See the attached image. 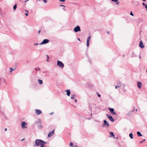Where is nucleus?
Here are the masks:
<instances>
[{
  "instance_id": "nucleus-45",
  "label": "nucleus",
  "mask_w": 147,
  "mask_h": 147,
  "mask_svg": "<svg viewBox=\"0 0 147 147\" xmlns=\"http://www.w3.org/2000/svg\"><path fill=\"white\" fill-rule=\"evenodd\" d=\"M47 59H49V56H48V55H47Z\"/></svg>"
},
{
  "instance_id": "nucleus-55",
  "label": "nucleus",
  "mask_w": 147,
  "mask_h": 147,
  "mask_svg": "<svg viewBox=\"0 0 147 147\" xmlns=\"http://www.w3.org/2000/svg\"><path fill=\"white\" fill-rule=\"evenodd\" d=\"M90 115H91V116H92V113H91V114H90Z\"/></svg>"
},
{
  "instance_id": "nucleus-42",
  "label": "nucleus",
  "mask_w": 147,
  "mask_h": 147,
  "mask_svg": "<svg viewBox=\"0 0 147 147\" xmlns=\"http://www.w3.org/2000/svg\"><path fill=\"white\" fill-rule=\"evenodd\" d=\"M77 101V99H75V102H76Z\"/></svg>"
},
{
  "instance_id": "nucleus-26",
  "label": "nucleus",
  "mask_w": 147,
  "mask_h": 147,
  "mask_svg": "<svg viewBox=\"0 0 147 147\" xmlns=\"http://www.w3.org/2000/svg\"><path fill=\"white\" fill-rule=\"evenodd\" d=\"M45 144H42V145H40V147H45Z\"/></svg>"
},
{
  "instance_id": "nucleus-34",
  "label": "nucleus",
  "mask_w": 147,
  "mask_h": 147,
  "mask_svg": "<svg viewBox=\"0 0 147 147\" xmlns=\"http://www.w3.org/2000/svg\"><path fill=\"white\" fill-rule=\"evenodd\" d=\"M142 5L144 6H145L146 5L145 3H143Z\"/></svg>"
},
{
  "instance_id": "nucleus-54",
  "label": "nucleus",
  "mask_w": 147,
  "mask_h": 147,
  "mask_svg": "<svg viewBox=\"0 0 147 147\" xmlns=\"http://www.w3.org/2000/svg\"><path fill=\"white\" fill-rule=\"evenodd\" d=\"M37 1H40V0H36Z\"/></svg>"
},
{
  "instance_id": "nucleus-37",
  "label": "nucleus",
  "mask_w": 147,
  "mask_h": 147,
  "mask_svg": "<svg viewBox=\"0 0 147 147\" xmlns=\"http://www.w3.org/2000/svg\"><path fill=\"white\" fill-rule=\"evenodd\" d=\"M29 0H26V1H24V3H26V2L27 1H28Z\"/></svg>"
},
{
  "instance_id": "nucleus-3",
  "label": "nucleus",
  "mask_w": 147,
  "mask_h": 147,
  "mask_svg": "<svg viewBox=\"0 0 147 147\" xmlns=\"http://www.w3.org/2000/svg\"><path fill=\"white\" fill-rule=\"evenodd\" d=\"M57 65L59 67L61 68H63L64 67V65L63 63L61 61H57Z\"/></svg>"
},
{
  "instance_id": "nucleus-29",
  "label": "nucleus",
  "mask_w": 147,
  "mask_h": 147,
  "mask_svg": "<svg viewBox=\"0 0 147 147\" xmlns=\"http://www.w3.org/2000/svg\"><path fill=\"white\" fill-rule=\"evenodd\" d=\"M39 44H38V43H34V45H35V46H36V45H39Z\"/></svg>"
},
{
  "instance_id": "nucleus-18",
  "label": "nucleus",
  "mask_w": 147,
  "mask_h": 147,
  "mask_svg": "<svg viewBox=\"0 0 147 147\" xmlns=\"http://www.w3.org/2000/svg\"><path fill=\"white\" fill-rule=\"evenodd\" d=\"M38 82L39 84H42V81L40 80V79H38Z\"/></svg>"
},
{
  "instance_id": "nucleus-20",
  "label": "nucleus",
  "mask_w": 147,
  "mask_h": 147,
  "mask_svg": "<svg viewBox=\"0 0 147 147\" xmlns=\"http://www.w3.org/2000/svg\"><path fill=\"white\" fill-rule=\"evenodd\" d=\"M17 4H15L13 6V10L15 11L16 8H17Z\"/></svg>"
},
{
  "instance_id": "nucleus-47",
  "label": "nucleus",
  "mask_w": 147,
  "mask_h": 147,
  "mask_svg": "<svg viewBox=\"0 0 147 147\" xmlns=\"http://www.w3.org/2000/svg\"><path fill=\"white\" fill-rule=\"evenodd\" d=\"M49 61V59H47L46 60V61L47 62V61Z\"/></svg>"
},
{
  "instance_id": "nucleus-49",
  "label": "nucleus",
  "mask_w": 147,
  "mask_h": 147,
  "mask_svg": "<svg viewBox=\"0 0 147 147\" xmlns=\"http://www.w3.org/2000/svg\"><path fill=\"white\" fill-rule=\"evenodd\" d=\"M146 140L145 139H144L142 141L143 142L144 141Z\"/></svg>"
},
{
  "instance_id": "nucleus-48",
  "label": "nucleus",
  "mask_w": 147,
  "mask_h": 147,
  "mask_svg": "<svg viewBox=\"0 0 147 147\" xmlns=\"http://www.w3.org/2000/svg\"><path fill=\"white\" fill-rule=\"evenodd\" d=\"M40 30L38 32L39 34L40 33Z\"/></svg>"
},
{
  "instance_id": "nucleus-32",
  "label": "nucleus",
  "mask_w": 147,
  "mask_h": 147,
  "mask_svg": "<svg viewBox=\"0 0 147 147\" xmlns=\"http://www.w3.org/2000/svg\"><path fill=\"white\" fill-rule=\"evenodd\" d=\"M40 69L39 68H37H37H35V70H40Z\"/></svg>"
},
{
  "instance_id": "nucleus-21",
  "label": "nucleus",
  "mask_w": 147,
  "mask_h": 147,
  "mask_svg": "<svg viewBox=\"0 0 147 147\" xmlns=\"http://www.w3.org/2000/svg\"><path fill=\"white\" fill-rule=\"evenodd\" d=\"M117 86L118 87H120L122 86V84L121 82H119L117 83Z\"/></svg>"
},
{
  "instance_id": "nucleus-16",
  "label": "nucleus",
  "mask_w": 147,
  "mask_h": 147,
  "mask_svg": "<svg viewBox=\"0 0 147 147\" xmlns=\"http://www.w3.org/2000/svg\"><path fill=\"white\" fill-rule=\"evenodd\" d=\"M110 137H113L114 138H115L114 135V133L113 132H110Z\"/></svg>"
},
{
  "instance_id": "nucleus-25",
  "label": "nucleus",
  "mask_w": 147,
  "mask_h": 147,
  "mask_svg": "<svg viewBox=\"0 0 147 147\" xmlns=\"http://www.w3.org/2000/svg\"><path fill=\"white\" fill-rule=\"evenodd\" d=\"M70 146H72V147H74L73 144V143L72 142H71L70 143Z\"/></svg>"
},
{
  "instance_id": "nucleus-27",
  "label": "nucleus",
  "mask_w": 147,
  "mask_h": 147,
  "mask_svg": "<svg viewBox=\"0 0 147 147\" xmlns=\"http://www.w3.org/2000/svg\"><path fill=\"white\" fill-rule=\"evenodd\" d=\"M130 15H131V16H134L133 13H132V12L131 11L130 12Z\"/></svg>"
},
{
  "instance_id": "nucleus-24",
  "label": "nucleus",
  "mask_w": 147,
  "mask_h": 147,
  "mask_svg": "<svg viewBox=\"0 0 147 147\" xmlns=\"http://www.w3.org/2000/svg\"><path fill=\"white\" fill-rule=\"evenodd\" d=\"M135 57V54L134 53H132V55L131 56V57Z\"/></svg>"
},
{
  "instance_id": "nucleus-44",
  "label": "nucleus",
  "mask_w": 147,
  "mask_h": 147,
  "mask_svg": "<svg viewBox=\"0 0 147 147\" xmlns=\"http://www.w3.org/2000/svg\"><path fill=\"white\" fill-rule=\"evenodd\" d=\"M7 130V128H5V131H6Z\"/></svg>"
},
{
  "instance_id": "nucleus-46",
  "label": "nucleus",
  "mask_w": 147,
  "mask_h": 147,
  "mask_svg": "<svg viewBox=\"0 0 147 147\" xmlns=\"http://www.w3.org/2000/svg\"><path fill=\"white\" fill-rule=\"evenodd\" d=\"M25 11H26V12H28V11H27V10H25Z\"/></svg>"
},
{
  "instance_id": "nucleus-2",
  "label": "nucleus",
  "mask_w": 147,
  "mask_h": 147,
  "mask_svg": "<svg viewBox=\"0 0 147 147\" xmlns=\"http://www.w3.org/2000/svg\"><path fill=\"white\" fill-rule=\"evenodd\" d=\"M27 123L25 121H23L21 123V127L22 129H25L27 128Z\"/></svg>"
},
{
  "instance_id": "nucleus-13",
  "label": "nucleus",
  "mask_w": 147,
  "mask_h": 147,
  "mask_svg": "<svg viewBox=\"0 0 147 147\" xmlns=\"http://www.w3.org/2000/svg\"><path fill=\"white\" fill-rule=\"evenodd\" d=\"M139 46L142 48H144V45H143V43L141 40L140 41Z\"/></svg>"
},
{
  "instance_id": "nucleus-8",
  "label": "nucleus",
  "mask_w": 147,
  "mask_h": 147,
  "mask_svg": "<svg viewBox=\"0 0 147 147\" xmlns=\"http://www.w3.org/2000/svg\"><path fill=\"white\" fill-rule=\"evenodd\" d=\"M108 109L111 112L113 115H115L116 114V113L114 112V109L113 108H109Z\"/></svg>"
},
{
  "instance_id": "nucleus-4",
  "label": "nucleus",
  "mask_w": 147,
  "mask_h": 147,
  "mask_svg": "<svg viewBox=\"0 0 147 147\" xmlns=\"http://www.w3.org/2000/svg\"><path fill=\"white\" fill-rule=\"evenodd\" d=\"M74 31L75 32H77L78 31H80L81 29L79 26H77L74 28Z\"/></svg>"
},
{
  "instance_id": "nucleus-38",
  "label": "nucleus",
  "mask_w": 147,
  "mask_h": 147,
  "mask_svg": "<svg viewBox=\"0 0 147 147\" xmlns=\"http://www.w3.org/2000/svg\"><path fill=\"white\" fill-rule=\"evenodd\" d=\"M60 6H62V7H65L63 5H60Z\"/></svg>"
},
{
  "instance_id": "nucleus-41",
  "label": "nucleus",
  "mask_w": 147,
  "mask_h": 147,
  "mask_svg": "<svg viewBox=\"0 0 147 147\" xmlns=\"http://www.w3.org/2000/svg\"><path fill=\"white\" fill-rule=\"evenodd\" d=\"M50 115H52L53 114V112H52V113H50Z\"/></svg>"
},
{
  "instance_id": "nucleus-31",
  "label": "nucleus",
  "mask_w": 147,
  "mask_h": 147,
  "mask_svg": "<svg viewBox=\"0 0 147 147\" xmlns=\"http://www.w3.org/2000/svg\"><path fill=\"white\" fill-rule=\"evenodd\" d=\"M28 12H27L26 13H25V15L26 16H27L28 15Z\"/></svg>"
},
{
  "instance_id": "nucleus-51",
  "label": "nucleus",
  "mask_w": 147,
  "mask_h": 147,
  "mask_svg": "<svg viewBox=\"0 0 147 147\" xmlns=\"http://www.w3.org/2000/svg\"><path fill=\"white\" fill-rule=\"evenodd\" d=\"M137 111H138V109H136V111L137 112Z\"/></svg>"
},
{
  "instance_id": "nucleus-36",
  "label": "nucleus",
  "mask_w": 147,
  "mask_h": 147,
  "mask_svg": "<svg viewBox=\"0 0 147 147\" xmlns=\"http://www.w3.org/2000/svg\"><path fill=\"white\" fill-rule=\"evenodd\" d=\"M123 87H125V84H123L122 85Z\"/></svg>"
},
{
  "instance_id": "nucleus-6",
  "label": "nucleus",
  "mask_w": 147,
  "mask_h": 147,
  "mask_svg": "<svg viewBox=\"0 0 147 147\" xmlns=\"http://www.w3.org/2000/svg\"><path fill=\"white\" fill-rule=\"evenodd\" d=\"M49 42V40L47 39H44L43 41L41 42L40 44V45H43L46 44L48 42Z\"/></svg>"
},
{
  "instance_id": "nucleus-59",
  "label": "nucleus",
  "mask_w": 147,
  "mask_h": 147,
  "mask_svg": "<svg viewBox=\"0 0 147 147\" xmlns=\"http://www.w3.org/2000/svg\"><path fill=\"white\" fill-rule=\"evenodd\" d=\"M146 10H147V8L146 9Z\"/></svg>"
},
{
  "instance_id": "nucleus-15",
  "label": "nucleus",
  "mask_w": 147,
  "mask_h": 147,
  "mask_svg": "<svg viewBox=\"0 0 147 147\" xmlns=\"http://www.w3.org/2000/svg\"><path fill=\"white\" fill-rule=\"evenodd\" d=\"M76 95L75 94H74L71 95V98L72 99H74L76 98Z\"/></svg>"
},
{
  "instance_id": "nucleus-9",
  "label": "nucleus",
  "mask_w": 147,
  "mask_h": 147,
  "mask_svg": "<svg viewBox=\"0 0 147 147\" xmlns=\"http://www.w3.org/2000/svg\"><path fill=\"white\" fill-rule=\"evenodd\" d=\"M103 122V127H104L106 125H107L108 127H109V123L107 122V121L106 120H104Z\"/></svg>"
},
{
  "instance_id": "nucleus-40",
  "label": "nucleus",
  "mask_w": 147,
  "mask_h": 147,
  "mask_svg": "<svg viewBox=\"0 0 147 147\" xmlns=\"http://www.w3.org/2000/svg\"><path fill=\"white\" fill-rule=\"evenodd\" d=\"M107 33L108 34H110V32L109 31H107Z\"/></svg>"
},
{
  "instance_id": "nucleus-43",
  "label": "nucleus",
  "mask_w": 147,
  "mask_h": 147,
  "mask_svg": "<svg viewBox=\"0 0 147 147\" xmlns=\"http://www.w3.org/2000/svg\"><path fill=\"white\" fill-rule=\"evenodd\" d=\"M145 8H146V9L147 8V5H145Z\"/></svg>"
},
{
  "instance_id": "nucleus-1",
  "label": "nucleus",
  "mask_w": 147,
  "mask_h": 147,
  "mask_svg": "<svg viewBox=\"0 0 147 147\" xmlns=\"http://www.w3.org/2000/svg\"><path fill=\"white\" fill-rule=\"evenodd\" d=\"M46 142H45L43 140L40 139H37L35 141V144L34 145V146H39L42 144H47Z\"/></svg>"
},
{
  "instance_id": "nucleus-19",
  "label": "nucleus",
  "mask_w": 147,
  "mask_h": 147,
  "mask_svg": "<svg viewBox=\"0 0 147 147\" xmlns=\"http://www.w3.org/2000/svg\"><path fill=\"white\" fill-rule=\"evenodd\" d=\"M137 134L139 136H142V135L141 134L139 131L137 132Z\"/></svg>"
},
{
  "instance_id": "nucleus-30",
  "label": "nucleus",
  "mask_w": 147,
  "mask_h": 147,
  "mask_svg": "<svg viewBox=\"0 0 147 147\" xmlns=\"http://www.w3.org/2000/svg\"><path fill=\"white\" fill-rule=\"evenodd\" d=\"M97 93L98 94V96L99 97H100V96H101L100 95V94H98V93Z\"/></svg>"
},
{
  "instance_id": "nucleus-57",
  "label": "nucleus",
  "mask_w": 147,
  "mask_h": 147,
  "mask_svg": "<svg viewBox=\"0 0 147 147\" xmlns=\"http://www.w3.org/2000/svg\"><path fill=\"white\" fill-rule=\"evenodd\" d=\"M143 1H146V0H142Z\"/></svg>"
},
{
  "instance_id": "nucleus-10",
  "label": "nucleus",
  "mask_w": 147,
  "mask_h": 147,
  "mask_svg": "<svg viewBox=\"0 0 147 147\" xmlns=\"http://www.w3.org/2000/svg\"><path fill=\"white\" fill-rule=\"evenodd\" d=\"M54 130L49 132L48 135V137H50L53 135L54 134Z\"/></svg>"
},
{
  "instance_id": "nucleus-22",
  "label": "nucleus",
  "mask_w": 147,
  "mask_h": 147,
  "mask_svg": "<svg viewBox=\"0 0 147 147\" xmlns=\"http://www.w3.org/2000/svg\"><path fill=\"white\" fill-rule=\"evenodd\" d=\"M129 136L130 137L131 139H133V135L132 133L129 134Z\"/></svg>"
},
{
  "instance_id": "nucleus-5",
  "label": "nucleus",
  "mask_w": 147,
  "mask_h": 147,
  "mask_svg": "<svg viewBox=\"0 0 147 147\" xmlns=\"http://www.w3.org/2000/svg\"><path fill=\"white\" fill-rule=\"evenodd\" d=\"M91 37L90 36H88L87 39L86 40V45L88 47L89 45L90 42V40Z\"/></svg>"
},
{
  "instance_id": "nucleus-33",
  "label": "nucleus",
  "mask_w": 147,
  "mask_h": 147,
  "mask_svg": "<svg viewBox=\"0 0 147 147\" xmlns=\"http://www.w3.org/2000/svg\"><path fill=\"white\" fill-rule=\"evenodd\" d=\"M60 1H61L62 2H64L65 1V0H59Z\"/></svg>"
},
{
  "instance_id": "nucleus-53",
  "label": "nucleus",
  "mask_w": 147,
  "mask_h": 147,
  "mask_svg": "<svg viewBox=\"0 0 147 147\" xmlns=\"http://www.w3.org/2000/svg\"><path fill=\"white\" fill-rule=\"evenodd\" d=\"M74 146L76 147H77V145H75Z\"/></svg>"
},
{
  "instance_id": "nucleus-7",
  "label": "nucleus",
  "mask_w": 147,
  "mask_h": 147,
  "mask_svg": "<svg viewBox=\"0 0 147 147\" xmlns=\"http://www.w3.org/2000/svg\"><path fill=\"white\" fill-rule=\"evenodd\" d=\"M107 117L112 122H114V119L110 115L107 114Z\"/></svg>"
},
{
  "instance_id": "nucleus-60",
  "label": "nucleus",
  "mask_w": 147,
  "mask_h": 147,
  "mask_svg": "<svg viewBox=\"0 0 147 147\" xmlns=\"http://www.w3.org/2000/svg\"><path fill=\"white\" fill-rule=\"evenodd\" d=\"M146 72L147 73V70L146 71Z\"/></svg>"
},
{
  "instance_id": "nucleus-58",
  "label": "nucleus",
  "mask_w": 147,
  "mask_h": 147,
  "mask_svg": "<svg viewBox=\"0 0 147 147\" xmlns=\"http://www.w3.org/2000/svg\"><path fill=\"white\" fill-rule=\"evenodd\" d=\"M139 58H141V56H140V57H139Z\"/></svg>"
},
{
  "instance_id": "nucleus-23",
  "label": "nucleus",
  "mask_w": 147,
  "mask_h": 147,
  "mask_svg": "<svg viewBox=\"0 0 147 147\" xmlns=\"http://www.w3.org/2000/svg\"><path fill=\"white\" fill-rule=\"evenodd\" d=\"M10 72H11L13 70H15L16 69V68H14L13 69V68H10Z\"/></svg>"
},
{
  "instance_id": "nucleus-14",
  "label": "nucleus",
  "mask_w": 147,
  "mask_h": 147,
  "mask_svg": "<svg viewBox=\"0 0 147 147\" xmlns=\"http://www.w3.org/2000/svg\"><path fill=\"white\" fill-rule=\"evenodd\" d=\"M65 91L67 92V95L68 96H69L70 94V90L69 89L66 90H65Z\"/></svg>"
},
{
  "instance_id": "nucleus-35",
  "label": "nucleus",
  "mask_w": 147,
  "mask_h": 147,
  "mask_svg": "<svg viewBox=\"0 0 147 147\" xmlns=\"http://www.w3.org/2000/svg\"><path fill=\"white\" fill-rule=\"evenodd\" d=\"M118 88H119L118 87L117 85L115 87V88L117 89Z\"/></svg>"
},
{
  "instance_id": "nucleus-17",
  "label": "nucleus",
  "mask_w": 147,
  "mask_h": 147,
  "mask_svg": "<svg viewBox=\"0 0 147 147\" xmlns=\"http://www.w3.org/2000/svg\"><path fill=\"white\" fill-rule=\"evenodd\" d=\"M111 1H114L115 2H116V4L118 5L119 3L118 0H111Z\"/></svg>"
},
{
  "instance_id": "nucleus-39",
  "label": "nucleus",
  "mask_w": 147,
  "mask_h": 147,
  "mask_svg": "<svg viewBox=\"0 0 147 147\" xmlns=\"http://www.w3.org/2000/svg\"><path fill=\"white\" fill-rule=\"evenodd\" d=\"M143 142V141H140V144H141Z\"/></svg>"
},
{
  "instance_id": "nucleus-12",
  "label": "nucleus",
  "mask_w": 147,
  "mask_h": 147,
  "mask_svg": "<svg viewBox=\"0 0 147 147\" xmlns=\"http://www.w3.org/2000/svg\"><path fill=\"white\" fill-rule=\"evenodd\" d=\"M142 83L141 82H139L137 83V86L138 88L140 89L141 87Z\"/></svg>"
},
{
  "instance_id": "nucleus-11",
  "label": "nucleus",
  "mask_w": 147,
  "mask_h": 147,
  "mask_svg": "<svg viewBox=\"0 0 147 147\" xmlns=\"http://www.w3.org/2000/svg\"><path fill=\"white\" fill-rule=\"evenodd\" d=\"M35 111L36 114L37 115H39L40 114H41L42 113V111L40 110L36 109Z\"/></svg>"
},
{
  "instance_id": "nucleus-28",
  "label": "nucleus",
  "mask_w": 147,
  "mask_h": 147,
  "mask_svg": "<svg viewBox=\"0 0 147 147\" xmlns=\"http://www.w3.org/2000/svg\"><path fill=\"white\" fill-rule=\"evenodd\" d=\"M42 1L45 3H46L47 2V1L46 0H42Z\"/></svg>"
},
{
  "instance_id": "nucleus-56",
  "label": "nucleus",
  "mask_w": 147,
  "mask_h": 147,
  "mask_svg": "<svg viewBox=\"0 0 147 147\" xmlns=\"http://www.w3.org/2000/svg\"><path fill=\"white\" fill-rule=\"evenodd\" d=\"M24 139H23L22 140V141H23V140H24Z\"/></svg>"
},
{
  "instance_id": "nucleus-50",
  "label": "nucleus",
  "mask_w": 147,
  "mask_h": 147,
  "mask_svg": "<svg viewBox=\"0 0 147 147\" xmlns=\"http://www.w3.org/2000/svg\"><path fill=\"white\" fill-rule=\"evenodd\" d=\"M78 40H79L80 41V38H78Z\"/></svg>"
},
{
  "instance_id": "nucleus-52",
  "label": "nucleus",
  "mask_w": 147,
  "mask_h": 147,
  "mask_svg": "<svg viewBox=\"0 0 147 147\" xmlns=\"http://www.w3.org/2000/svg\"><path fill=\"white\" fill-rule=\"evenodd\" d=\"M91 118H89L88 119H91Z\"/></svg>"
}]
</instances>
